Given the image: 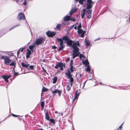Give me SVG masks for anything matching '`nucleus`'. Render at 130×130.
<instances>
[{"instance_id": "obj_1", "label": "nucleus", "mask_w": 130, "mask_h": 130, "mask_svg": "<svg viewBox=\"0 0 130 130\" xmlns=\"http://www.w3.org/2000/svg\"><path fill=\"white\" fill-rule=\"evenodd\" d=\"M79 46V44L78 41L73 42V44L72 45V47L74 49L73 51V59H74L80 53V52H79V49L77 47V46Z\"/></svg>"}, {"instance_id": "obj_2", "label": "nucleus", "mask_w": 130, "mask_h": 130, "mask_svg": "<svg viewBox=\"0 0 130 130\" xmlns=\"http://www.w3.org/2000/svg\"><path fill=\"white\" fill-rule=\"evenodd\" d=\"M1 58L4 60V63L6 65H9L11 61V60L9 59V58L6 56H2L1 57Z\"/></svg>"}, {"instance_id": "obj_3", "label": "nucleus", "mask_w": 130, "mask_h": 130, "mask_svg": "<svg viewBox=\"0 0 130 130\" xmlns=\"http://www.w3.org/2000/svg\"><path fill=\"white\" fill-rule=\"evenodd\" d=\"M80 58L82 59L83 64H85L86 66H87L89 64L88 62L87 59H86L85 61L83 59H84L85 58V56L83 54H80L79 55Z\"/></svg>"}, {"instance_id": "obj_4", "label": "nucleus", "mask_w": 130, "mask_h": 130, "mask_svg": "<svg viewBox=\"0 0 130 130\" xmlns=\"http://www.w3.org/2000/svg\"><path fill=\"white\" fill-rule=\"evenodd\" d=\"M44 41V40L43 38H40L37 39L34 43L35 45H38L43 43Z\"/></svg>"}, {"instance_id": "obj_5", "label": "nucleus", "mask_w": 130, "mask_h": 130, "mask_svg": "<svg viewBox=\"0 0 130 130\" xmlns=\"http://www.w3.org/2000/svg\"><path fill=\"white\" fill-rule=\"evenodd\" d=\"M64 40L66 41L65 42H66L67 44L71 46L73 43V41L72 40H70L68 37L67 36H64L62 38Z\"/></svg>"}, {"instance_id": "obj_6", "label": "nucleus", "mask_w": 130, "mask_h": 130, "mask_svg": "<svg viewBox=\"0 0 130 130\" xmlns=\"http://www.w3.org/2000/svg\"><path fill=\"white\" fill-rule=\"evenodd\" d=\"M85 0H84L85 1ZM87 6L86 9H91L92 6L94 3L91 0H87Z\"/></svg>"}, {"instance_id": "obj_7", "label": "nucleus", "mask_w": 130, "mask_h": 130, "mask_svg": "<svg viewBox=\"0 0 130 130\" xmlns=\"http://www.w3.org/2000/svg\"><path fill=\"white\" fill-rule=\"evenodd\" d=\"M65 67V65L63 63L61 62H59L56 64L55 67V68L56 69H57L59 67H60V70L62 71H63V68H64Z\"/></svg>"}, {"instance_id": "obj_8", "label": "nucleus", "mask_w": 130, "mask_h": 130, "mask_svg": "<svg viewBox=\"0 0 130 130\" xmlns=\"http://www.w3.org/2000/svg\"><path fill=\"white\" fill-rule=\"evenodd\" d=\"M24 14L22 12L19 13L17 15V19L19 20H24L25 19Z\"/></svg>"}, {"instance_id": "obj_9", "label": "nucleus", "mask_w": 130, "mask_h": 130, "mask_svg": "<svg viewBox=\"0 0 130 130\" xmlns=\"http://www.w3.org/2000/svg\"><path fill=\"white\" fill-rule=\"evenodd\" d=\"M86 13V15L87 17L89 19H90L91 17V13L92 11V10L89 9L87 10Z\"/></svg>"}, {"instance_id": "obj_10", "label": "nucleus", "mask_w": 130, "mask_h": 130, "mask_svg": "<svg viewBox=\"0 0 130 130\" xmlns=\"http://www.w3.org/2000/svg\"><path fill=\"white\" fill-rule=\"evenodd\" d=\"M56 32L54 31H48L46 32V35L49 37H52L55 35Z\"/></svg>"}, {"instance_id": "obj_11", "label": "nucleus", "mask_w": 130, "mask_h": 130, "mask_svg": "<svg viewBox=\"0 0 130 130\" xmlns=\"http://www.w3.org/2000/svg\"><path fill=\"white\" fill-rule=\"evenodd\" d=\"M61 91L60 90H59L58 89H56L54 91H52V93L53 96H54L55 95L56 93H58V94L59 96H60L61 95Z\"/></svg>"}, {"instance_id": "obj_12", "label": "nucleus", "mask_w": 130, "mask_h": 130, "mask_svg": "<svg viewBox=\"0 0 130 130\" xmlns=\"http://www.w3.org/2000/svg\"><path fill=\"white\" fill-rule=\"evenodd\" d=\"M65 74L67 75L68 79H70V81L71 83H73L74 81L73 78L72 77L71 74H70L69 73H66Z\"/></svg>"}, {"instance_id": "obj_13", "label": "nucleus", "mask_w": 130, "mask_h": 130, "mask_svg": "<svg viewBox=\"0 0 130 130\" xmlns=\"http://www.w3.org/2000/svg\"><path fill=\"white\" fill-rule=\"evenodd\" d=\"M21 64L22 66L24 68H25L27 69L28 70H29V69L28 66H29V64L27 63H25L24 62H22Z\"/></svg>"}, {"instance_id": "obj_14", "label": "nucleus", "mask_w": 130, "mask_h": 130, "mask_svg": "<svg viewBox=\"0 0 130 130\" xmlns=\"http://www.w3.org/2000/svg\"><path fill=\"white\" fill-rule=\"evenodd\" d=\"M11 76L9 75H4L2 76V77L4 79L5 81L6 82H8V79Z\"/></svg>"}, {"instance_id": "obj_15", "label": "nucleus", "mask_w": 130, "mask_h": 130, "mask_svg": "<svg viewBox=\"0 0 130 130\" xmlns=\"http://www.w3.org/2000/svg\"><path fill=\"white\" fill-rule=\"evenodd\" d=\"M57 39L58 42V43H59L60 44H63V40L62 39L57 38Z\"/></svg>"}, {"instance_id": "obj_16", "label": "nucleus", "mask_w": 130, "mask_h": 130, "mask_svg": "<svg viewBox=\"0 0 130 130\" xmlns=\"http://www.w3.org/2000/svg\"><path fill=\"white\" fill-rule=\"evenodd\" d=\"M27 52L26 55V58H27L29 57L30 55L31 54V51L28 49L27 50Z\"/></svg>"}, {"instance_id": "obj_17", "label": "nucleus", "mask_w": 130, "mask_h": 130, "mask_svg": "<svg viewBox=\"0 0 130 130\" xmlns=\"http://www.w3.org/2000/svg\"><path fill=\"white\" fill-rule=\"evenodd\" d=\"M70 16L66 15L64 17L63 20L64 21H68L70 20Z\"/></svg>"}, {"instance_id": "obj_18", "label": "nucleus", "mask_w": 130, "mask_h": 130, "mask_svg": "<svg viewBox=\"0 0 130 130\" xmlns=\"http://www.w3.org/2000/svg\"><path fill=\"white\" fill-rule=\"evenodd\" d=\"M70 68L69 69H68V72L67 73H69L71 74V73L73 72V67L72 66H70Z\"/></svg>"}, {"instance_id": "obj_19", "label": "nucleus", "mask_w": 130, "mask_h": 130, "mask_svg": "<svg viewBox=\"0 0 130 130\" xmlns=\"http://www.w3.org/2000/svg\"><path fill=\"white\" fill-rule=\"evenodd\" d=\"M35 46V45L34 43L32 45L29 46V48L30 50H32V52H33V49Z\"/></svg>"}, {"instance_id": "obj_20", "label": "nucleus", "mask_w": 130, "mask_h": 130, "mask_svg": "<svg viewBox=\"0 0 130 130\" xmlns=\"http://www.w3.org/2000/svg\"><path fill=\"white\" fill-rule=\"evenodd\" d=\"M76 9H72L70 12V14L71 15L74 13L76 11Z\"/></svg>"}, {"instance_id": "obj_21", "label": "nucleus", "mask_w": 130, "mask_h": 130, "mask_svg": "<svg viewBox=\"0 0 130 130\" xmlns=\"http://www.w3.org/2000/svg\"><path fill=\"white\" fill-rule=\"evenodd\" d=\"M78 34H84L85 33V32L84 31H83V30L81 29H78Z\"/></svg>"}, {"instance_id": "obj_22", "label": "nucleus", "mask_w": 130, "mask_h": 130, "mask_svg": "<svg viewBox=\"0 0 130 130\" xmlns=\"http://www.w3.org/2000/svg\"><path fill=\"white\" fill-rule=\"evenodd\" d=\"M85 42L86 43V45L87 46H88L89 45L90 42L89 41L87 40L86 39H85Z\"/></svg>"}, {"instance_id": "obj_23", "label": "nucleus", "mask_w": 130, "mask_h": 130, "mask_svg": "<svg viewBox=\"0 0 130 130\" xmlns=\"http://www.w3.org/2000/svg\"><path fill=\"white\" fill-rule=\"evenodd\" d=\"M82 11H83V13L81 14V17L83 19L84 16L85 12L86 11V9H84Z\"/></svg>"}, {"instance_id": "obj_24", "label": "nucleus", "mask_w": 130, "mask_h": 130, "mask_svg": "<svg viewBox=\"0 0 130 130\" xmlns=\"http://www.w3.org/2000/svg\"><path fill=\"white\" fill-rule=\"evenodd\" d=\"M60 47L59 48V49L58 50V51H60L64 47V46H63V44H60Z\"/></svg>"}, {"instance_id": "obj_25", "label": "nucleus", "mask_w": 130, "mask_h": 130, "mask_svg": "<svg viewBox=\"0 0 130 130\" xmlns=\"http://www.w3.org/2000/svg\"><path fill=\"white\" fill-rule=\"evenodd\" d=\"M20 24H18L17 25H15V26H13V27H12L11 28H10L9 29V31H10L12 29H13L14 28H15V27H18V26H20Z\"/></svg>"}, {"instance_id": "obj_26", "label": "nucleus", "mask_w": 130, "mask_h": 130, "mask_svg": "<svg viewBox=\"0 0 130 130\" xmlns=\"http://www.w3.org/2000/svg\"><path fill=\"white\" fill-rule=\"evenodd\" d=\"M45 117L47 119V120H49L50 119V117L48 115V113L47 112L46 113V114L45 115Z\"/></svg>"}, {"instance_id": "obj_27", "label": "nucleus", "mask_w": 130, "mask_h": 130, "mask_svg": "<svg viewBox=\"0 0 130 130\" xmlns=\"http://www.w3.org/2000/svg\"><path fill=\"white\" fill-rule=\"evenodd\" d=\"M57 79V77H54L53 78V83H54V84L56 83V82Z\"/></svg>"}, {"instance_id": "obj_28", "label": "nucleus", "mask_w": 130, "mask_h": 130, "mask_svg": "<svg viewBox=\"0 0 130 130\" xmlns=\"http://www.w3.org/2000/svg\"><path fill=\"white\" fill-rule=\"evenodd\" d=\"M79 93L78 92V91L77 90L75 94V95L74 97L77 98V97L79 96Z\"/></svg>"}, {"instance_id": "obj_29", "label": "nucleus", "mask_w": 130, "mask_h": 130, "mask_svg": "<svg viewBox=\"0 0 130 130\" xmlns=\"http://www.w3.org/2000/svg\"><path fill=\"white\" fill-rule=\"evenodd\" d=\"M15 64L16 63H15V61H13L9 64V65L10 66H14Z\"/></svg>"}, {"instance_id": "obj_30", "label": "nucleus", "mask_w": 130, "mask_h": 130, "mask_svg": "<svg viewBox=\"0 0 130 130\" xmlns=\"http://www.w3.org/2000/svg\"><path fill=\"white\" fill-rule=\"evenodd\" d=\"M48 90V89L47 88L45 87H43L42 91V92H46Z\"/></svg>"}, {"instance_id": "obj_31", "label": "nucleus", "mask_w": 130, "mask_h": 130, "mask_svg": "<svg viewBox=\"0 0 130 130\" xmlns=\"http://www.w3.org/2000/svg\"><path fill=\"white\" fill-rule=\"evenodd\" d=\"M87 68L86 69V70L87 72H89L90 71V68L89 65H87Z\"/></svg>"}, {"instance_id": "obj_32", "label": "nucleus", "mask_w": 130, "mask_h": 130, "mask_svg": "<svg viewBox=\"0 0 130 130\" xmlns=\"http://www.w3.org/2000/svg\"><path fill=\"white\" fill-rule=\"evenodd\" d=\"M61 27V25L59 24H58L56 27V28L58 29L59 30L60 29Z\"/></svg>"}, {"instance_id": "obj_33", "label": "nucleus", "mask_w": 130, "mask_h": 130, "mask_svg": "<svg viewBox=\"0 0 130 130\" xmlns=\"http://www.w3.org/2000/svg\"><path fill=\"white\" fill-rule=\"evenodd\" d=\"M49 120L52 123L55 124V120L53 119H50Z\"/></svg>"}, {"instance_id": "obj_34", "label": "nucleus", "mask_w": 130, "mask_h": 130, "mask_svg": "<svg viewBox=\"0 0 130 130\" xmlns=\"http://www.w3.org/2000/svg\"><path fill=\"white\" fill-rule=\"evenodd\" d=\"M44 102L43 101L41 103V106L42 108H44Z\"/></svg>"}, {"instance_id": "obj_35", "label": "nucleus", "mask_w": 130, "mask_h": 130, "mask_svg": "<svg viewBox=\"0 0 130 130\" xmlns=\"http://www.w3.org/2000/svg\"><path fill=\"white\" fill-rule=\"evenodd\" d=\"M66 89L67 91H69L71 89V87L70 86H69V85H68L66 87Z\"/></svg>"}, {"instance_id": "obj_36", "label": "nucleus", "mask_w": 130, "mask_h": 130, "mask_svg": "<svg viewBox=\"0 0 130 130\" xmlns=\"http://www.w3.org/2000/svg\"><path fill=\"white\" fill-rule=\"evenodd\" d=\"M79 3L81 4H82L84 1H85L84 0H79Z\"/></svg>"}, {"instance_id": "obj_37", "label": "nucleus", "mask_w": 130, "mask_h": 130, "mask_svg": "<svg viewBox=\"0 0 130 130\" xmlns=\"http://www.w3.org/2000/svg\"><path fill=\"white\" fill-rule=\"evenodd\" d=\"M70 20H71V21H75V19L74 18H70Z\"/></svg>"}, {"instance_id": "obj_38", "label": "nucleus", "mask_w": 130, "mask_h": 130, "mask_svg": "<svg viewBox=\"0 0 130 130\" xmlns=\"http://www.w3.org/2000/svg\"><path fill=\"white\" fill-rule=\"evenodd\" d=\"M34 68V66H30L29 68V70H30V69H33Z\"/></svg>"}, {"instance_id": "obj_39", "label": "nucleus", "mask_w": 130, "mask_h": 130, "mask_svg": "<svg viewBox=\"0 0 130 130\" xmlns=\"http://www.w3.org/2000/svg\"><path fill=\"white\" fill-rule=\"evenodd\" d=\"M13 0L14 1H16L17 3H18L19 2H22L23 1L22 0Z\"/></svg>"}, {"instance_id": "obj_40", "label": "nucleus", "mask_w": 130, "mask_h": 130, "mask_svg": "<svg viewBox=\"0 0 130 130\" xmlns=\"http://www.w3.org/2000/svg\"><path fill=\"white\" fill-rule=\"evenodd\" d=\"M73 61V60H71L70 66H72Z\"/></svg>"}, {"instance_id": "obj_41", "label": "nucleus", "mask_w": 130, "mask_h": 130, "mask_svg": "<svg viewBox=\"0 0 130 130\" xmlns=\"http://www.w3.org/2000/svg\"><path fill=\"white\" fill-rule=\"evenodd\" d=\"M57 48V47L55 46H53L52 47V48L53 49H55Z\"/></svg>"}, {"instance_id": "obj_42", "label": "nucleus", "mask_w": 130, "mask_h": 130, "mask_svg": "<svg viewBox=\"0 0 130 130\" xmlns=\"http://www.w3.org/2000/svg\"><path fill=\"white\" fill-rule=\"evenodd\" d=\"M20 50H19L17 52V55H19L20 54Z\"/></svg>"}, {"instance_id": "obj_43", "label": "nucleus", "mask_w": 130, "mask_h": 130, "mask_svg": "<svg viewBox=\"0 0 130 130\" xmlns=\"http://www.w3.org/2000/svg\"><path fill=\"white\" fill-rule=\"evenodd\" d=\"M87 81L86 80L85 82H84V85H83V88H84L85 85V84H86Z\"/></svg>"}, {"instance_id": "obj_44", "label": "nucleus", "mask_w": 130, "mask_h": 130, "mask_svg": "<svg viewBox=\"0 0 130 130\" xmlns=\"http://www.w3.org/2000/svg\"><path fill=\"white\" fill-rule=\"evenodd\" d=\"M11 115L13 116L14 117H17L18 116L15 115L13 113H12Z\"/></svg>"}, {"instance_id": "obj_45", "label": "nucleus", "mask_w": 130, "mask_h": 130, "mask_svg": "<svg viewBox=\"0 0 130 130\" xmlns=\"http://www.w3.org/2000/svg\"><path fill=\"white\" fill-rule=\"evenodd\" d=\"M23 5H26L27 4V2L26 1H25L23 3Z\"/></svg>"}, {"instance_id": "obj_46", "label": "nucleus", "mask_w": 130, "mask_h": 130, "mask_svg": "<svg viewBox=\"0 0 130 130\" xmlns=\"http://www.w3.org/2000/svg\"><path fill=\"white\" fill-rule=\"evenodd\" d=\"M19 74L18 73L14 72V75H19Z\"/></svg>"}, {"instance_id": "obj_47", "label": "nucleus", "mask_w": 130, "mask_h": 130, "mask_svg": "<svg viewBox=\"0 0 130 130\" xmlns=\"http://www.w3.org/2000/svg\"><path fill=\"white\" fill-rule=\"evenodd\" d=\"M84 34H83H83H81V35H80V37L82 38H83L84 36Z\"/></svg>"}, {"instance_id": "obj_48", "label": "nucleus", "mask_w": 130, "mask_h": 130, "mask_svg": "<svg viewBox=\"0 0 130 130\" xmlns=\"http://www.w3.org/2000/svg\"><path fill=\"white\" fill-rule=\"evenodd\" d=\"M81 27V24L78 27V29H79V28Z\"/></svg>"}, {"instance_id": "obj_49", "label": "nucleus", "mask_w": 130, "mask_h": 130, "mask_svg": "<svg viewBox=\"0 0 130 130\" xmlns=\"http://www.w3.org/2000/svg\"><path fill=\"white\" fill-rule=\"evenodd\" d=\"M77 99V98L74 97V98L73 99V102H74L75 99Z\"/></svg>"}, {"instance_id": "obj_50", "label": "nucleus", "mask_w": 130, "mask_h": 130, "mask_svg": "<svg viewBox=\"0 0 130 130\" xmlns=\"http://www.w3.org/2000/svg\"><path fill=\"white\" fill-rule=\"evenodd\" d=\"M122 128V127H120L119 126V128H118V130H121Z\"/></svg>"}, {"instance_id": "obj_51", "label": "nucleus", "mask_w": 130, "mask_h": 130, "mask_svg": "<svg viewBox=\"0 0 130 130\" xmlns=\"http://www.w3.org/2000/svg\"><path fill=\"white\" fill-rule=\"evenodd\" d=\"M70 58H68L67 59V61H68L70 60Z\"/></svg>"}, {"instance_id": "obj_52", "label": "nucleus", "mask_w": 130, "mask_h": 130, "mask_svg": "<svg viewBox=\"0 0 130 130\" xmlns=\"http://www.w3.org/2000/svg\"><path fill=\"white\" fill-rule=\"evenodd\" d=\"M100 38L97 39H95L94 40L95 41H96V40H100Z\"/></svg>"}, {"instance_id": "obj_53", "label": "nucleus", "mask_w": 130, "mask_h": 130, "mask_svg": "<svg viewBox=\"0 0 130 130\" xmlns=\"http://www.w3.org/2000/svg\"><path fill=\"white\" fill-rule=\"evenodd\" d=\"M74 25H72V26L71 27H70L71 28H72L73 27V26H74Z\"/></svg>"}, {"instance_id": "obj_54", "label": "nucleus", "mask_w": 130, "mask_h": 130, "mask_svg": "<svg viewBox=\"0 0 130 130\" xmlns=\"http://www.w3.org/2000/svg\"><path fill=\"white\" fill-rule=\"evenodd\" d=\"M77 27L76 26H75L74 27V29H75V30H76L77 29Z\"/></svg>"}, {"instance_id": "obj_55", "label": "nucleus", "mask_w": 130, "mask_h": 130, "mask_svg": "<svg viewBox=\"0 0 130 130\" xmlns=\"http://www.w3.org/2000/svg\"><path fill=\"white\" fill-rule=\"evenodd\" d=\"M24 49V48H23L21 49V52H22L23 51V50Z\"/></svg>"}, {"instance_id": "obj_56", "label": "nucleus", "mask_w": 130, "mask_h": 130, "mask_svg": "<svg viewBox=\"0 0 130 130\" xmlns=\"http://www.w3.org/2000/svg\"><path fill=\"white\" fill-rule=\"evenodd\" d=\"M73 83H71L70 84L71 86H73Z\"/></svg>"}, {"instance_id": "obj_57", "label": "nucleus", "mask_w": 130, "mask_h": 130, "mask_svg": "<svg viewBox=\"0 0 130 130\" xmlns=\"http://www.w3.org/2000/svg\"><path fill=\"white\" fill-rule=\"evenodd\" d=\"M43 70H44V72H46V71L45 69H44Z\"/></svg>"}, {"instance_id": "obj_58", "label": "nucleus", "mask_w": 130, "mask_h": 130, "mask_svg": "<svg viewBox=\"0 0 130 130\" xmlns=\"http://www.w3.org/2000/svg\"><path fill=\"white\" fill-rule=\"evenodd\" d=\"M128 20H129V22H130V17L129 18Z\"/></svg>"}, {"instance_id": "obj_59", "label": "nucleus", "mask_w": 130, "mask_h": 130, "mask_svg": "<svg viewBox=\"0 0 130 130\" xmlns=\"http://www.w3.org/2000/svg\"><path fill=\"white\" fill-rule=\"evenodd\" d=\"M123 123L120 126V127H122V126L123 125Z\"/></svg>"}, {"instance_id": "obj_60", "label": "nucleus", "mask_w": 130, "mask_h": 130, "mask_svg": "<svg viewBox=\"0 0 130 130\" xmlns=\"http://www.w3.org/2000/svg\"><path fill=\"white\" fill-rule=\"evenodd\" d=\"M38 130H44L43 129H42L41 128V129H39Z\"/></svg>"}, {"instance_id": "obj_61", "label": "nucleus", "mask_w": 130, "mask_h": 130, "mask_svg": "<svg viewBox=\"0 0 130 130\" xmlns=\"http://www.w3.org/2000/svg\"><path fill=\"white\" fill-rule=\"evenodd\" d=\"M99 83L100 85H101L102 84L101 82H99Z\"/></svg>"}, {"instance_id": "obj_62", "label": "nucleus", "mask_w": 130, "mask_h": 130, "mask_svg": "<svg viewBox=\"0 0 130 130\" xmlns=\"http://www.w3.org/2000/svg\"><path fill=\"white\" fill-rule=\"evenodd\" d=\"M81 74H79V76H80V77H81Z\"/></svg>"}, {"instance_id": "obj_63", "label": "nucleus", "mask_w": 130, "mask_h": 130, "mask_svg": "<svg viewBox=\"0 0 130 130\" xmlns=\"http://www.w3.org/2000/svg\"><path fill=\"white\" fill-rule=\"evenodd\" d=\"M29 72H28L27 73H29Z\"/></svg>"}]
</instances>
